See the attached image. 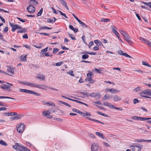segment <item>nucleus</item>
I'll return each instance as SVG.
<instances>
[{"label":"nucleus","instance_id":"0e129e2a","mask_svg":"<svg viewBox=\"0 0 151 151\" xmlns=\"http://www.w3.org/2000/svg\"><path fill=\"white\" fill-rule=\"evenodd\" d=\"M7 109L6 107H0V111L1 110L5 111Z\"/></svg>","mask_w":151,"mask_h":151},{"label":"nucleus","instance_id":"412c9836","mask_svg":"<svg viewBox=\"0 0 151 151\" xmlns=\"http://www.w3.org/2000/svg\"><path fill=\"white\" fill-rule=\"evenodd\" d=\"M96 134L98 136L102 137L103 139H105V137L103 136V134L102 133L97 132H96Z\"/></svg>","mask_w":151,"mask_h":151},{"label":"nucleus","instance_id":"4468645a","mask_svg":"<svg viewBox=\"0 0 151 151\" xmlns=\"http://www.w3.org/2000/svg\"><path fill=\"white\" fill-rule=\"evenodd\" d=\"M135 142H151V140H146L144 139H135V140L134 141Z\"/></svg>","mask_w":151,"mask_h":151},{"label":"nucleus","instance_id":"680f3d73","mask_svg":"<svg viewBox=\"0 0 151 151\" xmlns=\"http://www.w3.org/2000/svg\"><path fill=\"white\" fill-rule=\"evenodd\" d=\"M12 147L13 148L16 150H18V147L16 145H13L12 146Z\"/></svg>","mask_w":151,"mask_h":151},{"label":"nucleus","instance_id":"2eb2a0df","mask_svg":"<svg viewBox=\"0 0 151 151\" xmlns=\"http://www.w3.org/2000/svg\"><path fill=\"white\" fill-rule=\"evenodd\" d=\"M7 71L12 74H14V69L13 68H11L10 66H7Z\"/></svg>","mask_w":151,"mask_h":151},{"label":"nucleus","instance_id":"1a4fd4ad","mask_svg":"<svg viewBox=\"0 0 151 151\" xmlns=\"http://www.w3.org/2000/svg\"><path fill=\"white\" fill-rule=\"evenodd\" d=\"M139 39L146 44L148 45L149 46H150L151 45V42L149 40L142 37H140Z\"/></svg>","mask_w":151,"mask_h":151},{"label":"nucleus","instance_id":"ddd939ff","mask_svg":"<svg viewBox=\"0 0 151 151\" xmlns=\"http://www.w3.org/2000/svg\"><path fill=\"white\" fill-rule=\"evenodd\" d=\"M113 101L114 102H117L121 100L122 98L121 97L117 95H114L113 96Z\"/></svg>","mask_w":151,"mask_h":151},{"label":"nucleus","instance_id":"f03ea898","mask_svg":"<svg viewBox=\"0 0 151 151\" xmlns=\"http://www.w3.org/2000/svg\"><path fill=\"white\" fill-rule=\"evenodd\" d=\"M140 96L145 98L151 99V98L148 97L147 95L151 96V91L150 89H147L143 92L139 93Z\"/></svg>","mask_w":151,"mask_h":151},{"label":"nucleus","instance_id":"864d4df0","mask_svg":"<svg viewBox=\"0 0 151 151\" xmlns=\"http://www.w3.org/2000/svg\"><path fill=\"white\" fill-rule=\"evenodd\" d=\"M73 71H70L68 73L72 76H74V75L73 74Z\"/></svg>","mask_w":151,"mask_h":151},{"label":"nucleus","instance_id":"4be33fe9","mask_svg":"<svg viewBox=\"0 0 151 151\" xmlns=\"http://www.w3.org/2000/svg\"><path fill=\"white\" fill-rule=\"evenodd\" d=\"M19 91L21 92H24L27 93H28L29 94H30V90H29L26 89H22V88H20L19 89Z\"/></svg>","mask_w":151,"mask_h":151},{"label":"nucleus","instance_id":"774afa93","mask_svg":"<svg viewBox=\"0 0 151 151\" xmlns=\"http://www.w3.org/2000/svg\"><path fill=\"white\" fill-rule=\"evenodd\" d=\"M93 44V42L92 41H91L89 44V45H88V46L90 47L91 46H92Z\"/></svg>","mask_w":151,"mask_h":151},{"label":"nucleus","instance_id":"338daca9","mask_svg":"<svg viewBox=\"0 0 151 151\" xmlns=\"http://www.w3.org/2000/svg\"><path fill=\"white\" fill-rule=\"evenodd\" d=\"M0 19H1V20L4 23H5V20L2 17L0 16Z\"/></svg>","mask_w":151,"mask_h":151},{"label":"nucleus","instance_id":"b1692460","mask_svg":"<svg viewBox=\"0 0 151 151\" xmlns=\"http://www.w3.org/2000/svg\"><path fill=\"white\" fill-rule=\"evenodd\" d=\"M95 43H96L97 45L99 46H102V43L98 40H96L94 41Z\"/></svg>","mask_w":151,"mask_h":151},{"label":"nucleus","instance_id":"f704fd0d","mask_svg":"<svg viewBox=\"0 0 151 151\" xmlns=\"http://www.w3.org/2000/svg\"><path fill=\"white\" fill-rule=\"evenodd\" d=\"M30 94H32L38 96H40V94L34 91H30Z\"/></svg>","mask_w":151,"mask_h":151},{"label":"nucleus","instance_id":"8fccbe9b","mask_svg":"<svg viewBox=\"0 0 151 151\" xmlns=\"http://www.w3.org/2000/svg\"><path fill=\"white\" fill-rule=\"evenodd\" d=\"M139 101L137 99H134L133 100V103L134 104H135L137 103H138Z\"/></svg>","mask_w":151,"mask_h":151},{"label":"nucleus","instance_id":"39448f33","mask_svg":"<svg viewBox=\"0 0 151 151\" xmlns=\"http://www.w3.org/2000/svg\"><path fill=\"white\" fill-rule=\"evenodd\" d=\"M25 125L24 124L21 123L18 125L17 129V131L19 133H22L24 130Z\"/></svg>","mask_w":151,"mask_h":151},{"label":"nucleus","instance_id":"f8f14e48","mask_svg":"<svg viewBox=\"0 0 151 151\" xmlns=\"http://www.w3.org/2000/svg\"><path fill=\"white\" fill-rule=\"evenodd\" d=\"M118 53L119 54L121 55H123L126 57H128L130 58H132V57L126 53H123L122 51L121 50H119L118 51Z\"/></svg>","mask_w":151,"mask_h":151},{"label":"nucleus","instance_id":"79ce46f5","mask_svg":"<svg viewBox=\"0 0 151 151\" xmlns=\"http://www.w3.org/2000/svg\"><path fill=\"white\" fill-rule=\"evenodd\" d=\"M68 35L73 40L76 39L73 35L69 33Z\"/></svg>","mask_w":151,"mask_h":151},{"label":"nucleus","instance_id":"c03bdc74","mask_svg":"<svg viewBox=\"0 0 151 151\" xmlns=\"http://www.w3.org/2000/svg\"><path fill=\"white\" fill-rule=\"evenodd\" d=\"M143 3L145 4L148 6L150 8H151V2H143Z\"/></svg>","mask_w":151,"mask_h":151},{"label":"nucleus","instance_id":"aec40b11","mask_svg":"<svg viewBox=\"0 0 151 151\" xmlns=\"http://www.w3.org/2000/svg\"><path fill=\"white\" fill-rule=\"evenodd\" d=\"M40 75L38 74L37 76L36 77L37 78L40 79L42 81L44 80L45 79V77L44 75H41L40 76Z\"/></svg>","mask_w":151,"mask_h":151},{"label":"nucleus","instance_id":"f257e3e1","mask_svg":"<svg viewBox=\"0 0 151 151\" xmlns=\"http://www.w3.org/2000/svg\"><path fill=\"white\" fill-rule=\"evenodd\" d=\"M38 3V2L35 0H30L28 2V4L29 6L27 7V9L28 10L30 8L32 9V11H31V12H33L35 11V8L34 6L37 5Z\"/></svg>","mask_w":151,"mask_h":151},{"label":"nucleus","instance_id":"dca6fc26","mask_svg":"<svg viewBox=\"0 0 151 151\" xmlns=\"http://www.w3.org/2000/svg\"><path fill=\"white\" fill-rule=\"evenodd\" d=\"M87 75L88 78L85 79L86 81H89L92 79V75L91 72L90 73L87 74Z\"/></svg>","mask_w":151,"mask_h":151},{"label":"nucleus","instance_id":"5701e85b","mask_svg":"<svg viewBox=\"0 0 151 151\" xmlns=\"http://www.w3.org/2000/svg\"><path fill=\"white\" fill-rule=\"evenodd\" d=\"M49 111H43L42 114L43 116H46L48 115H49L50 112Z\"/></svg>","mask_w":151,"mask_h":151},{"label":"nucleus","instance_id":"a878e982","mask_svg":"<svg viewBox=\"0 0 151 151\" xmlns=\"http://www.w3.org/2000/svg\"><path fill=\"white\" fill-rule=\"evenodd\" d=\"M133 91L136 92H138L141 91L142 89H141V87L138 86L136 88L134 89Z\"/></svg>","mask_w":151,"mask_h":151},{"label":"nucleus","instance_id":"6e6d98bb","mask_svg":"<svg viewBox=\"0 0 151 151\" xmlns=\"http://www.w3.org/2000/svg\"><path fill=\"white\" fill-rule=\"evenodd\" d=\"M24 39H27L28 38L27 35V34H25L22 37Z\"/></svg>","mask_w":151,"mask_h":151},{"label":"nucleus","instance_id":"ea45409f","mask_svg":"<svg viewBox=\"0 0 151 151\" xmlns=\"http://www.w3.org/2000/svg\"><path fill=\"white\" fill-rule=\"evenodd\" d=\"M111 93H113L119 92V91H117L116 89H114L113 88L111 89Z\"/></svg>","mask_w":151,"mask_h":151},{"label":"nucleus","instance_id":"a211bd4d","mask_svg":"<svg viewBox=\"0 0 151 151\" xmlns=\"http://www.w3.org/2000/svg\"><path fill=\"white\" fill-rule=\"evenodd\" d=\"M60 3L64 7H65L67 9L69 10L68 7L67 5V3L64 0H59Z\"/></svg>","mask_w":151,"mask_h":151},{"label":"nucleus","instance_id":"72a5a7b5","mask_svg":"<svg viewBox=\"0 0 151 151\" xmlns=\"http://www.w3.org/2000/svg\"><path fill=\"white\" fill-rule=\"evenodd\" d=\"M0 99H9L13 100H15L14 98H11L8 96H0Z\"/></svg>","mask_w":151,"mask_h":151},{"label":"nucleus","instance_id":"c9c22d12","mask_svg":"<svg viewBox=\"0 0 151 151\" xmlns=\"http://www.w3.org/2000/svg\"><path fill=\"white\" fill-rule=\"evenodd\" d=\"M0 144L4 146H6L7 144L2 140H0Z\"/></svg>","mask_w":151,"mask_h":151},{"label":"nucleus","instance_id":"052dcab7","mask_svg":"<svg viewBox=\"0 0 151 151\" xmlns=\"http://www.w3.org/2000/svg\"><path fill=\"white\" fill-rule=\"evenodd\" d=\"M88 82H89L90 83L93 84L95 82V81L93 79H92L91 80H90Z\"/></svg>","mask_w":151,"mask_h":151},{"label":"nucleus","instance_id":"6e6552de","mask_svg":"<svg viewBox=\"0 0 151 151\" xmlns=\"http://www.w3.org/2000/svg\"><path fill=\"white\" fill-rule=\"evenodd\" d=\"M124 37L125 40L127 43L130 45H131L132 44V42L131 40V38L128 34Z\"/></svg>","mask_w":151,"mask_h":151},{"label":"nucleus","instance_id":"3c124183","mask_svg":"<svg viewBox=\"0 0 151 151\" xmlns=\"http://www.w3.org/2000/svg\"><path fill=\"white\" fill-rule=\"evenodd\" d=\"M23 84L30 86V83L27 82H24L23 83Z\"/></svg>","mask_w":151,"mask_h":151},{"label":"nucleus","instance_id":"13d9d810","mask_svg":"<svg viewBox=\"0 0 151 151\" xmlns=\"http://www.w3.org/2000/svg\"><path fill=\"white\" fill-rule=\"evenodd\" d=\"M49 111L54 112H55L54 109L53 108H51L49 109Z\"/></svg>","mask_w":151,"mask_h":151},{"label":"nucleus","instance_id":"c756f323","mask_svg":"<svg viewBox=\"0 0 151 151\" xmlns=\"http://www.w3.org/2000/svg\"><path fill=\"white\" fill-rule=\"evenodd\" d=\"M140 117H138L136 116H132V119L134 120H140Z\"/></svg>","mask_w":151,"mask_h":151},{"label":"nucleus","instance_id":"473e14b6","mask_svg":"<svg viewBox=\"0 0 151 151\" xmlns=\"http://www.w3.org/2000/svg\"><path fill=\"white\" fill-rule=\"evenodd\" d=\"M27 55H25L24 56H21L20 58H21V59L23 61H26L27 60L26 58Z\"/></svg>","mask_w":151,"mask_h":151},{"label":"nucleus","instance_id":"49530a36","mask_svg":"<svg viewBox=\"0 0 151 151\" xmlns=\"http://www.w3.org/2000/svg\"><path fill=\"white\" fill-rule=\"evenodd\" d=\"M95 70L99 73H101V71H102V70L101 69H98L97 68H95L94 69Z\"/></svg>","mask_w":151,"mask_h":151},{"label":"nucleus","instance_id":"7c9ffc66","mask_svg":"<svg viewBox=\"0 0 151 151\" xmlns=\"http://www.w3.org/2000/svg\"><path fill=\"white\" fill-rule=\"evenodd\" d=\"M110 95L109 94L107 95L106 94L105 95L104 97L102 99L104 100H106L107 99H109V98H110Z\"/></svg>","mask_w":151,"mask_h":151},{"label":"nucleus","instance_id":"9b49d317","mask_svg":"<svg viewBox=\"0 0 151 151\" xmlns=\"http://www.w3.org/2000/svg\"><path fill=\"white\" fill-rule=\"evenodd\" d=\"M18 150L20 151H30V150L25 146H22L21 145L20 147H18Z\"/></svg>","mask_w":151,"mask_h":151},{"label":"nucleus","instance_id":"c85d7f7f","mask_svg":"<svg viewBox=\"0 0 151 151\" xmlns=\"http://www.w3.org/2000/svg\"><path fill=\"white\" fill-rule=\"evenodd\" d=\"M58 102L59 103H61L63 104H64L65 105L68 106L69 107H71V106L66 103L65 102L63 101L60 100L58 101Z\"/></svg>","mask_w":151,"mask_h":151},{"label":"nucleus","instance_id":"0eeeda50","mask_svg":"<svg viewBox=\"0 0 151 151\" xmlns=\"http://www.w3.org/2000/svg\"><path fill=\"white\" fill-rule=\"evenodd\" d=\"M92 151H100L99 148V145L97 144L93 143L91 145Z\"/></svg>","mask_w":151,"mask_h":151},{"label":"nucleus","instance_id":"5fc2aeb1","mask_svg":"<svg viewBox=\"0 0 151 151\" xmlns=\"http://www.w3.org/2000/svg\"><path fill=\"white\" fill-rule=\"evenodd\" d=\"M17 18L19 20V21H20V22H24L26 21V19L23 20L17 17Z\"/></svg>","mask_w":151,"mask_h":151},{"label":"nucleus","instance_id":"20e7f679","mask_svg":"<svg viewBox=\"0 0 151 151\" xmlns=\"http://www.w3.org/2000/svg\"><path fill=\"white\" fill-rule=\"evenodd\" d=\"M132 151H141V149L143 148V146L142 145L138 144L137 145H134L131 146Z\"/></svg>","mask_w":151,"mask_h":151},{"label":"nucleus","instance_id":"de8ad7c7","mask_svg":"<svg viewBox=\"0 0 151 151\" xmlns=\"http://www.w3.org/2000/svg\"><path fill=\"white\" fill-rule=\"evenodd\" d=\"M30 86L33 87H37V84H36L34 83H30Z\"/></svg>","mask_w":151,"mask_h":151},{"label":"nucleus","instance_id":"393cba45","mask_svg":"<svg viewBox=\"0 0 151 151\" xmlns=\"http://www.w3.org/2000/svg\"><path fill=\"white\" fill-rule=\"evenodd\" d=\"M87 53L90 55H96V53L95 52H82L81 53L82 54L83 53Z\"/></svg>","mask_w":151,"mask_h":151},{"label":"nucleus","instance_id":"cd10ccee","mask_svg":"<svg viewBox=\"0 0 151 151\" xmlns=\"http://www.w3.org/2000/svg\"><path fill=\"white\" fill-rule=\"evenodd\" d=\"M8 116H10L11 115H14L17 114V113L16 112H8L5 113Z\"/></svg>","mask_w":151,"mask_h":151},{"label":"nucleus","instance_id":"bb28decb","mask_svg":"<svg viewBox=\"0 0 151 151\" xmlns=\"http://www.w3.org/2000/svg\"><path fill=\"white\" fill-rule=\"evenodd\" d=\"M20 29L21 30L17 31V32L18 33H25V32H27V30L25 28H23L22 27V29Z\"/></svg>","mask_w":151,"mask_h":151},{"label":"nucleus","instance_id":"603ef678","mask_svg":"<svg viewBox=\"0 0 151 151\" xmlns=\"http://www.w3.org/2000/svg\"><path fill=\"white\" fill-rule=\"evenodd\" d=\"M121 34L124 37L127 34V33L126 32L123 31H122V32H121Z\"/></svg>","mask_w":151,"mask_h":151},{"label":"nucleus","instance_id":"58836bf2","mask_svg":"<svg viewBox=\"0 0 151 151\" xmlns=\"http://www.w3.org/2000/svg\"><path fill=\"white\" fill-rule=\"evenodd\" d=\"M43 11V8H41L37 14V16H40L41 15Z\"/></svg>","mask_w":151,"mask_h":151},{"label":"nucleus","instance_id":"a19ab883","mask_svg":"<svg viewBox=\"0 0 151 151\" xmlns=\"http://www.w3.org/2000/svg\"><path fill=\"white\" fill-rule=\"evenodd\" d=\"M140 121H144L147 120H149V118H146V117H140Z\"/></svg>","mask_w":151,"mask_h":151},{"label":"nucleus","instance_id":"6ab92c4d","mask_svg":"<svg viewBox=\"0 0 151 151\" xmlns=\"http://www.w3.org/2000/svg\"><path fill=\"white\" fill-rule=\"evenodd\" d=\"M1 87L3 89H7L10 88L11 87L10 86L6 84H2L1 86Z\"/></svg>","mask_w":151,"mask_h":151},{"label":"nucleus","instance_id":"4d7b16f0","mask_svg":"<svg viewBox=\"0 0 151 151\" xmlns=\"http://www.w3.org/2000/svg\"><path fill=\"white\" fill-rule=\"evenodd\" d=\"M47 22L49 23H53V20L50 19H47Z\"/></svg>","mask_w":151,"mask_h":151},{"label":"nucleus","instance_id":"7ed1b4c3","mask_svg":"<svg viewBox=\"0 0 151 151\" xmlns=\"http://www.w3.org/2000/svg\"><path fill=\"white\" fill-rule=\"evenodd\" d=\"M102 105H103L108 106L110 108H113L116 110H119L120 111L122 110V108L116 107L113 105H112L111 104L105 101L104 102Z\"/></svg>","mask_w":151,"mask_h":151},{"label":"nucleus","instance_id":"2f4dec72","mask_svg":"<svg viewBox=\"0 0 151 151\" xmlns=\"http://www.w3.org/2000/svg\"><path fill=\"white\" fill-rule=\"evenodd\" d=\"M89 57V55L87 54H85L82 55V58L83 60L86 59L88 58Z\"/></svg>","mask_w":151,"mask_h":151},{"label":"nucleus","instance_id":"09e8293b","mask_svg":"<svg viewBox=\"0 0 151 151\" xmlns=\"http://www.w3.org/2000/svg\"><path fill=\"white\" fill-rule=\"evenodd\" d=\"M72 111L74 112H75L76 113H78V114L80 112V111H79L78 109H72Z\"/></svg>","mask_w":151,"mask_h":151},{"label":"nucleus","instance_id":"e433bc0d","mask_svg":"<svg viewBox=\"0 0 151 151\" xmlns=\"http://www.w3.org/2000/svg\"><path fill=\"white\" fill-rule=\"evenodd\" d=\"M81 93L83 96H86L88 97L90 96V94L88 93H84L81 92Z\"/></svg>","mask_w":151,"mask_h":151},{"label":"nucleus","instance_id":"4c0bfd02","mask_svg":"<svg viewBox=\"0 0 151 151\" xmlns=\"http://www.w3.org/2000/svg\"><path fill=\"white\" fill-rule=\"evenodd\" d=\"M110 21V20L109 19H101V21L104 22H109Z\"/></svg>","mask_w":151,"mask_h":151},{"label":"nucleus","instance_id":"e2e57ef3","mask_svg":"<svg viewBox=\"0 0 151 151\" xmlns=\"http://www.w3.org/2000/svg\"><path fill=\"white\" fill-rule=\"evenodd\" d=\"M48 48V47H47L45 48V49L42 50L41 51L42 52H47V50Z\"/></svg>","mask_w":151,"mask_h":151},{"label":"nucleus","instance_id":"37998d69","mask_svg":"<svg viewBox=\"0 0 151 151\" xmlns=\"http://www.w3.org/2000/svg\"><path fill=\"white\" fill-rule=\"evenodd\" d=\"M59 50H58V49L57 48H54L53 49V51L52 53L53 54H55L56 53H57V52Z\"/></svg>","mask_w":151,"mask_h":151},{"label":"nucleus","instance_id":"423d86ee","mask_svg":"<svg viewBox=\"0 0 151 151\" xmlns=\"http://www.w3.org/2000/svg\"><path fill=\"white\" fill-rule=\"evenodd\" d=\"M10 25L12 28V31L14 32L17 29H22V27L21 26H18L17 24H13L9 22Z\"/></svg>","mask_w":151,"mask_h":151},{"label":"nucleus","instance_id":"f3484780","mask_svg":"<svg viewBox=\"0 0 151 151\" xmlns=\"http://www.w3.org/2000/svg\"><path fill=\"white\" fill-rule=\"evenodd\" d=\"M48 87L47 86L42 85L40 84H37V88H40L42 89H45V88H47Z\"/></svg>","mask_w":151,"mask_h":151},{"label":"nucleus","instance_id":"a18cd8bd","mask_svg":"<svg viewBox=\"0 0 151 151\" xmlns=\"http://www.w3.org/2000/svg\"><path fill=\"white\" fill-rule=\"evenodd\" d=\"M63 63V62L62 61L56 63H55V65L57 66H59L61 65Z\"/></svg>","mask_w":151,"mask_h":151},{"label":"nucleus","instance_id":"bf43d9fd","mask_svg":"<svg viewBox=\"0 0 151 151\" xmlns=\"http://www.w3.org/2000/svg\"><path fill=\"white\" fill-rule=\"evenodd\" d=\"M10 120L12 121H13L14 120H15V119H16V116H12L11 117H10Z\"/></svg>","mask_w":151,"mask_h":151},{"label":"nucleus","instance_id":"69168bd1","mask_svg":"<svg viewBox=\"0 0 151 151\" xmlns=\"http://www.w3.org/2000/svg\"><path fill=\"white\" fill-rule=\"evenodd\" d=\"M81 24L83 26H84V27L86 28L87 27V25L83 22Z\"/></svg>","mask_w":151,"mask_h":151},{"label":"nucleus","instance_id":"9d476101","mask_svg":"<svg viewBox=\"0 0 151 151\" xmlns=\"http://www.w3.org/2000/svg\"><path fill=\"white\" fill-rule=\"evenodd\" d=\"M90 96H91V97L95 98L97 97L98 99H99L101 98V96L99 93H92L91 94H90Z\"/></svg>","mask_w":151,"mask_h":151}]
</instances>
